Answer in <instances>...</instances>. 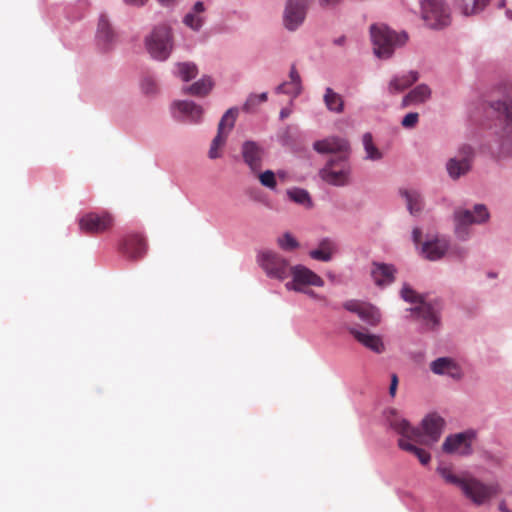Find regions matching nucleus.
Wrapping results in <instances>:
<instances>
[{
	"label": "nucleus",
	"instance_id": "obj_4",
	"mask_svg": "<svg viewBox=\"0 0 512 512\" xmlns=\"http://www.w3.org/2000/svg\"><path fill=\"white\" fill-rule=\"evenodd\" d=\"M400 295L406 302L417 304L410 311L429 328H434L439 323V305L438 303L427 302L424 297L413 290L409 285L404 284Z\"/></svg>",
	"mask_w": 512,
	"mask_h": 512
},
{
	"label": "nucleus",
	"instance_id": "obj_53",
	"mask_svg": "<svg viewBox=\"0 0 512 512\" xmlns=\"http://www.w3.org/2000/svg\"><path fill=\"white\" fill-rule=\"evenodd\" d=\"M506 15H507V17H508L509 19H512V9H508V10L506 11Z\"/></svg>",
	"mask_w": 512,
	"mask_h": 512
},
{
	"label": "nucleus",
	"instance_id": "obj_41",
	"mask_svg": "<svg viewBox=\"0 0 512 512\" xmlns=\"http://www.w3.org/2000/svg\"><path fill=\"white\" fill-rule=\"evenodd\" d=\"M277 244L284 251H293L299 247L298 241L289 232L280 236L277 239Z\"/></svg>",
	"mask_w": 512,
	"mask_h": 512
},
{
	"label": "nucleus",
	"instance_id": "obj_38",
	"mask_svg": "<svg viewBox=\"0 0 512 512\" xmlns=\"http://www.w3.org/2000/svg\"><path fill=\"white\" fill-rule=\"evenodd\" d=\"M289 199L297 204L303 205L306 208L312 207V201L309 193L300 188H292L287 190Z\"/></svg>",
	"mask_w": 512,
	"mask_h": 512
},
{
	"label": "nucleus",
	"instance_id": "obj_39",
	"mask_svg": "<svg viewBox=\"0 0 512 512\" xmlns=\"http://www.w3.org/2000/svg\"><path fill=\"white\" fill-rule=\"evenodd\" d=\"M437 473L445 480V482L456 485L459 488H461L462 484L466 479V477H458L453 473L450 467L444 465H440L439 467H437Z\"/></svg>",
	"mask_w": 512,
	"mask_h": 512
},
{
	"label": "nucleus",
	"instance_id": "obj_1",
	"mask_svg": "<svg viewBox=\"0 0 512 512\" xmlns=\"http://www.w3.org/2000/svg\"><path fill=\"white\" fill-rule=\"evenodd\" d=\"M487 116L495 120L494 134L499 145V153L503 156L512 153V99L491 100L486 110Z\"/></svg>",
	"mask_w": 512,
	"mask_h": 512
},
{
	"label": "nucleus",
	"instance_id": "obj_31",
	"mask_svg": "<svg viewBox=\"0 0 512 512\" xmlns=\"http://www.w3.org/2000/svg\"><path fill=\"white\" fill-rule=\"evenodd\" d=\"M336 252V245L329 239H324L319 243L317 249L310 251L311 258L319 261H330L333 254Z\"/></svg>",
	"mask_w": 512,
	"mask_h": 512
},
{
	"label": "nucleus",
	"instance_id": "obj_30",
	"mask_svg": "<svg viewBox=\"0 0 512 512\" xmlns=\"http://www.w3.org/2000/svg\"><path fill=\"white\" fill-rule=\"evenodd\" d=\"M453 2L463 15L470 16L481 12L490 0H453Z\"/></svg>",
	"mask_w": 512,
	"mask_h": 512
},
{
	"label": "nucleus",
	"instance_id": "obj_50",
	"mask_svg": "<svg viewBox=\"0 0 512 512\" xmlns=\"http://www.w3.org/2000/svg\"><path fill=\"white\" fill-rule=\"evenodd\" d=\"M499 510L501 512H512L511 510H509L505 504L504 501H502L500 504H499Z\"/></svg>",
	"mask_w": 512,
	"mask_h": 512
},
{
	"label": "nucleus",
	"instance_id": "obj_43",
	"mask_svg": "<svg viewBox=\"0 0 512 512\" xmlns=\"http://www.w3.org/2000/svg\"><path fill=\"white\" fill-rule=\"evenodd\" d=\"M419 121V114L416 112L408 113L404 116L401 121V124L406 129L414 128Z\"/></svg>",
	"mask_w": 512,
	"mask_h": 512
},
{
	"label": "nucleus",
	"instance_id": "obj_34",
	"mask_svg": "<svg viewBox=\"0 0 512 512\" xmlns=\"http://www.w3.org/2000/svg\"><path fill=\"white\" fill-rule=\"evenodd\" d=\"M406 438L402 437L398 440V445L402 450L414 454L421 464L426 465L429 463L431 456L424 449L418 448L415 444L409 442Z\"/></svg>",
	"mask_w": 512,
	"mask_h": 512
},
{
	"label": "nucleus",
	"instance_id": "obj_49",
	"mask_svg": "<svg viewBox=\"0 0 512 512\" xmlns=\"http://www.w3.org/2000/svg\"><path fill=\"white\" fill-rule=\"evenodd\" d=\"M256 97H257V99L259 100V102H260V103H264V102H266V101H267V98H268V96H267V93H266V92H263V93H261V94H258V95H256Z\"/></svg>",
	"mask_w": 512,
	"mask_h": 512
},
{
	"label": "nucleus",
	"instance_id": "obj_9",
	"mask_svg": "<svg viewBox=\"0 0 512 512\" xmlns=\"http://www.w3.org/2000/svg\"><path fill=\"white\" fill-rule=\"evenodd\" d=\"M461 490L476 505L486 503L499 493L497 484H485L473 477H466Z\"/></svg>",
	"mask_w": 512,
	"mask_h": 512
},
{
	"label": "nucleus",
	"instance_id": "obj_46",
	"mask_svg": "<svg viewBox=\"0 0 512 512\" xmlns=\"http://www.w3.org/2000/svg\"><path fill=\"white\" fill-rule=\"evenodd\" d=\"M397 387H398V377L396 374H392L391 375V383H390V387H389V394L392 397H394L396 395Z\"/></svg>",
	"mask_w": 512,
	"mask_h": 512
},
{
	"label": "nucleus",
	"instance_id": "obj_2",
	"mask_svg": "<svg viewBox=\"0 0 512 512\" xmlns=\"http://www.w3.org/2000/svg\"><path fill=\"white\" fill-rule=\"evenodd\" d=\"M390 426L402 437L418 444L437 442L442 434L444 420L436 414H430L422 420L424 434L418 428L412 427L405 419L395 417L390 420Z\"/></svg>",
	"mask_w": 512,
	"mask_h": 512
},
{
	"label": "nucleus",
	"instance_id": "obj_51",
	"mask_svg": "<svg viewBox=\"0 0 512 512\" xmlns=\"http://www.w3.org/2000/svg\"><path fill=\"white\" fill-rule=\"evenodd\" d=\"M289 113L290 112L287 109H282L281 112H280V118L284 119V118L288 117Z\"/></svg>",
	"mask_w": 512,
	"mask_h": 512
},
{
	"label": "nucleus",
	"instance_id": "obj_36",
	"mask_svg": "<svg viewBox=\"0 0 512 512\" xmlns=\"http://www.w3.org/2000/svg\"><path fill=\"white\" fill-rule=\"evenodd\" d=\"M97 38L106 46L114 39V32L105 16H101L98 22Z\"/></svg>",
	"mask_w": 512,
	"mask_h": 512
},
{
	"label": "nucleus",
	"instance_id": "obj_32",
	"mask_svg": "<svg viewBox=\"0 0 512 512\" xmlns=\"http://www.w3.org/2000/svg\"><path fill=\"white\" fill-rule=\"evenodd\" d=\"M323 101L326 108L331 112L342 113L344 111V100L342 96L330 87L326 88Z\"/></svg>",
	"mask_w": 512,
	"mask_h": 512
},
{
	"label": "nucleus",
	"instance_id": "obj_33",
	"mask_svg": "<svg viewBox=\"0 0 512 512\" xmlns=\"http://www.w3.org/2000/svg\"><path fill=\"white\" fill-rule=\"evenodd\" d=\"M213 87V82L209 77H203L199 81L193 83L192 85L183 88V92L185 94H191L194 96H205L207 95Z\"/></svg>",
	"mask_w": 512,
	"mask_h": 512
},
{
	"label": "nucleus",
	"instance_id": "obj_5",
	"mask_svg": "<svg viewBox=\"0 0 512 512\" xmlns=\"http://www.w3.org/2000/svg\"><path fill=\"white\" fill-rule=\"evenodd\" d=\"M421 16L431 29H442L451 23L450 10L444 0H423Z\"/></svg>",
	"mask_w": 512,
	"mask_h": 512
},
{
	"label": "nucleus",
	"instance_id": "obj_23",
	"mask_svg": "<svg viewBox=\"0 0 512 512\" xmlns=\"http://www.w3.org/2000/svg\"><path fill=\"white\" fill-rule=\"evenodd\" d=\"M349 332L366 348L378 354L384 352L385 346L380 336L370 334L366 331H360L355 328H349Z\"/></svg>",
	"mask_w": 512,
	"mask_h": 512
},
{
	"label": "nucleus",
	"instance_id": "obj_35",
	"mask_svg": "<svg viewBox=\"0 0 512 512\" xmlns=\"http://www.w3.org/2000/svg\"><path fill=\"white\" fill-rule=\"evenodd\" d=\"M400 193L406 199L407 208L411 214H416L421 211L422 198L416 190L404 189L401 190Z\"/></svg>",
	"mask_w": 512,
	"mask_h": 512
},
{
	"label": "nucleus",
	"instance_id": "obj_52",
	"mask_svg": "<svg viewBox=\"0 0 512 512\" xmlns=\"http://www.w3.org/2000/svg\"><path fill=\"white\" fill-rule=\"evenodd\" d=\"M175 0H158L159 3H161L162 5H170L172 3H174Z\"/></svg>",
	"mask_w": 512,
	"mask_h": 512
},
{
	"label": "nucleus",
	"instance_id": "obj_20",
	"mask_svg": "<svg viewBox=\"0 0 512 512\" xmlns=\"http://www.w3.org/2000/svg\"><path fill=\"white\" fill-rule=\"evenodd\" d=\"M313 147L318 153H331L335 156H348L350 150L348 141L340 137L318 140L313 144Z\"/></svg>",
	"mask_w": 512,
	"mask_h": 512
},
{
	"label": "nucleus",
	"instance_id": "obj_26",
	"mask_svg": "<svg viewBox=\"0 0 512 512\" xmlns=\"http://www.w3.org/2000/svg\"><path fill=\"white\" fill-rule=\"evenodd\" d=\"M205 6L203 2H196L191 10L184 16L183 23L194 31H199L205 22Z\"/></svg>",
	"mask_w": 512,
	"mask_h": 512
},
{
	"label": "nucleus",
	"instance_id": "obj_29",
	"mask_svg": "<svg viewBox=\"0 0 512 512\" xmlns=\"http://www.w3.org/2000/svg\"><path fill=\"white\" fill-rule=\"evenodd\" d=\"M419 78L418 72L410 71L408 74L403 76H395L391 79L388 85V91L391 94H397L411 85H413Z\"/></svg>",
	"mask_w": 512,
	"mask_h": 512
},
{
	"label": "nucleus",
	"instance_id": "obj_28",
	"mask_svg": "<svg viewBox=\"0 0 512 512\" xmlns=\"http://www.w3.org/2000/svg\"><path fill=\"white\" fill-rule=\"evenodd\" d=\"M430 96L431 89L426 84H420L403 97L401 106L406 108L412 104L423 103L427 101Z\"/></svg>",
	"mask_w": 512,
	"mask_h": 512
},
{
	"label": "nucleus",
	"instance_id": "obj_25",
	"mask_svg": "<svg viewBox=\"0 0 512 512\" xmlns=\"http://www.w3.org/2000/svg\"><path fill=\"white\" fill-rule=\"evenodd\" d=\"M430 368L435 374L449 375L455 379H458L461 375L460 369L456 362L447 357L437 358L431 363Z\"/></svg>",
	"mask_w": 512,
	"mask_h": 512
},
{
	"label": "nucleus",
	"instance_id": "obj_11",
	"mask_svg": "<svg viewBox=\"0 0 512 512\" xmlns=\"http://www.w3.org/2000/svg\"><path fill=\"white\" fill-rule=\"evenodd\" d=\"M258 263L268 277L284 280L289 274V263L280 254L266 250L258 255Z\"/></svg>",
	"mask_w": 512,
	"mask_h": 512
},
{
	"label": "nucleus",
	"instance_id": "obj_13",
	"mask_svg": "<svg viewBox=\"0 0 512 512\" xmlns=\"http://www.w3.org/2000/svg\"><path fill=\"white\" fill-rule=\"evenodd\" d=\"M290 274L292 281L285 284L287 290L302 292L305 286L322 287L324 285V281L319 275L303 265L291 267Z\"/></svg>",
	"mask_w": 512,
	"mask_h": 512
},
{
	"label": "nucleus",
	"instance_id": "obj_24",
	"mask_svg": "<svg viewBox=\"0 0 512 512\" xmlns=\"http://www.w3.org/2000/svg\"><path fill=\"white\" fill-rule=\"evenodd\" d=\"M396 269L393 265L384 263H373L371 276L378 286L389 285L394 281V274Z\"/></svg>",
	"mask_w": 512,
	"mask_h": 512
},
{
	"label": "nucleus",
	"instance_id": "obj_15",
	"mask_svg": "<svg viewBox=\"0 0 512 512\" xmlns=\"http://www.w3.org/2000/svg\"><path fill=\"white\" fill-rule=\"evenodd\" d=\"M309 2L310 0L287 1L283 21L288 30L294 31L303 23Z\"/></svg>",
	"mask_w": 512,
	"mask_h": 512
},
{
	"label": "nucleus",
	"instance_id": "obj_22",
	"mask_svg": "<svg viewBox=\"0 0 512 512\" xmlns=\"http://www.w3.org/2000/svg\"><path fill=\"white\" fill-rule=\"evenodd\" d=\"M263 156L264 151L256 142L246 141L243 143L242 157L252 173H258L261 170Z\"/></svg>",
	"mask_w": 512,
	"mask_h": 512
},
{
	"label": "nucleus",
	"instance_id": "obj_18",
	"mask_svg": "<svg viewBox=\"0 0 512 512\" xmlns=\"http://www.w3.org/2000/svg\"><path fill=\"white\" fill-rule=\"evenodd\" d=\"M473 437V432H463L448 436L442 445L443 451L449 454L469 455L472 452L471 441Z\"/></svg>",
	"mask_w": 512,
	"mask_h": 512
},
{
	"label": "nucleus",
	"instance_id": "obj_54",
	"mask_svg": "<svg viewBox=\"0 0 512 512\" xmlns=\"http://www.w3.org/2000/svg\"><path fill=\"white\" fill-rule=\"evenodd\" d=\"M505 6V0H501L499 3H498V7L499 8H502Z\"/></svg>",
	"mask_w": 512,
	"mask_h": 512
},
{
	"label": "nucleus",
	"instance_id": "obj_27",
	"mask_svg": "<svg viewBox=\"0 0 512 512\" xmlns=\"http://www.w3.org/2000/svg\"><path fill=\"white\" fill-rule=\"evenodd\" d=\"M289 78H290L289 81L280 84L276 88V92L287 94V95H290L295 98L301 93L302 87H301V77L294 65L291 67V70L289 73Z\"/></svg>",
	"mask_w": 512,
	"mask_h": 512
},
{
	"label": "nucleus",
	"instance_id": "obj_6",
	"mask_svg": "<svg viewBox=\"0 0 512 512\" xmlns=\"http://www.w3.org/2000/svg\"><path fill=\"white\" fill-rule=\"evenodd\" d=\"M146 47L151 56L158 60H166L173 48L171 29L167 25L154 28L146 38Z\"/></svg>",
	"mask_w": 512,
	"mask_h": 512
},
{
	"label": "nucleus",
	"instance_id": "obj_8",
	"mask_svg": "<svg viewBox=\"0 0 512 512\" xmlns=\"http://www.w3.org/2000/svg\"><path fill=\"white\" fill-rule=\"evenodd\" d=\"M422 231L420 228H414L412 232V238L415 245L419 249L420 255L429 260L437 261L441 259L448 250V241L443 237H430L421 243Z\"/></svg>",
	"mask_w": 512,
	"mask_h": 512
},
{
	"label": "nucleus",
	"instance_id": "obj_7",
	"mask_svg": "<svg viewBox=\"0 0 512 512\" xmlns=\"http://www.w3.org/2000/svg\"><path fill=\"white\" fill-rule=\"evenodd\" d=\"M348 156H334L320 170L321 178L330 185L344 186L349 182Z\"/></svg>",
	"mask_w": 512,
	"mask_h": 512
},
{
	"label": "nucleus",
	"instance_id": "obj_48",
	"mask_svg": "<svg viewBox=\"0 0 512 512\" xmlns=\"http://www.w3.org/2000/svg\"><path fill=\"white\" fill-rule=\"evenodd\" d=\"M303 293H306L309 297L311 298H314V299H319V296L316 292H314L313 290H306L304 289V291H302Z\"/></svg>",
	"mask_w": 512,
	"mask_h": 512
},
{
	"label": "nucleus",
	"instance_id": "obj_3",
	"mask_svg": "<svg viewBox=\"0 0 512 512\" xmlns=\"http://www.w3.org/2000/svg\"><path fill=\"white\" fill-rule=\"evenodd\" d=\"M373 50L377 57L387 59L394 49L404 45L408 40L405 32L396 33L385 24H373L370 27Z\"/></svg>",
	"mask_w": 512,
	"mask_h": 512
},
{
	"label": "nucleus",
	"instance_id": "obj_19",
	"mask_svg": "<svg viewBox=\"0 0 512 512\" xmlns=\"http://www.w3.org/2000/svg\"><path fill=\"white\" fill-rule=\"evenodd\" d=\"M121 251L130 259H140L146 254L147 251L146 240L140 234H129L122 241Z\"/></svg>",
	"mask_w": 512,
	"mask_h": 512
},
{
	"label": "nucleus",
	"instance_id": "obj_12",
	"mask_svg": "<svg viewBox=\"0 0 512 512\" xmlns=\"http://www.w3.org/2000/svg\"><path fill=\"white\" fill-rule=\"evenodd\" d=\"M79 229L86 234H100L109 231L114 225L113 216L106 211L89 212L79 219Z\"/></svg>",
	"mask_w": 512,
	"mask_h": 512
},
{
	"label": "nucleus",
	"instance_id": "obj_47",
	"mask_svg": "<svg viewBox=\"0 0 512 512\" xmlns=\"http://www.w3.org/2000/svg\"><path fill=\"white\" fill-rule=\"evenodd\" d=\"M148 0H124V2L128 5L132 6H143Z\"/></svg>",
	"mask_w": 512,
	"mask_h": 512
},
{
	"label": "nucleus",
	"instance_id": "obj_37",
	"mask_svg": "<svg viewBox=\"0 0 512 512\" xmlns=\"http://www.w3.org/2000/svg\"><path fill=\"white\" fill-rule=\"evenodd\" d=\"M364 150L366 152V159L377 161L382 159V152L373 143V137L371 133H365L362 138Z\"/></svg>",
	"mask_w": 512,
	"mask_h": 512
},
{
	"label": "nucleus",
	"instance_id": "obj_14",
	"mask_svg": "<svg viewBox=\"0 0 512 512\" xmlns=\"http://www.w3.org/2000/svg\"><path fill=\"white\" fill-rule=\"evenodd\" d=\"M237 114L238 110L236 108H230L222 116L218 124L217 135L213 139L209 149V158L217 159L221 156L220 148L225 144L229 132L234 127Z\"/></svg>",
	"mask_w": 512,
	"mask_h": 512
},
{
	"label": "nucleus",
	"instance_id": "obj_10",
	"mask_svg": "<svg viewBox=\"0 0 512 512\" xmlns=\"http://www.w3.org/2000/svg\"><path fill=\"white\" fill-rule=\"evenodd\" d=\"M489 218L487 208L482 204L474 206V210L457 209L454 213L455 232L458 237L465 238L467 227L472 224H481Z\"/></svg>",
	"mask_w": 512,
	"mask_h": 512
},
{
	"label": "nucleus",
	"instance_id": "obj_21",
	"mask_svg": "<svg viewBox=\"0 0 512 512\" xmlns=\"http://www.w3.org/2000/svg\"><path fill=\"white\" fill-rule=\"evenodd\" d=\"M175 117L188 123H199L203 117V108L191 101H176L173 104Z\"/></svg>",
	"mask_w": 512,
	"mask_h": 512
},
{
	"label": "nucleus",
	"instance_id": "obj_45",
	"mask_svg": "<svg viewBox=\"0 0 512 512\" xmlns=\"http://www.w3.org/2000/svg\"><path fill=\"white\" fill-rule=\"evenodd\" d=\"M142 89L146 94H150L155 92L156 90V84L153 79L151 78H145L142 81Z\"/></svg>",
	"mask_w": 512,
	"mask_h": 512
},
{
	"label": "nucleus",
	"instance_id": "obj_17",
	"mask_svg": "<svg viewBox=\"0 0 512 512\" xmlns=\"http://www.w3.org/2000/svg\"><path fill=\"white\" fill-rule=\"evenodd\" d=\"M473 159V149L469 145H463L458 155L447 162V171L451 178L458 179L465 175L470 169Z\"/></svg>",
	"mask_w": 512,
	"mask_h": 512
},
{
	"label": "nucleus",
	"instance_id": "obj_44",
	"mask_svg": "<svg viewBox=\"0 0 512 512\" xmlns=\"http://www.w3.org/2000/svg\"><path fill=\"white\" fill-rule=\"evenodd\" d=\"M259 104H260V102H259V100L257 99L256 94H251V95L247 98V100H246V102H245V104H244V106H243V110H244V111H246V112H251V111H253V110H254V108H255L257 105H259Z\"/></svg>",
	"mask_w": 512,
	"mask_h": 512
},
{
	"label": "nucleus",
	"instance_id": "obj_16",
	"mask_svg": "<svg viewBox=\"0 0 512 512\" xmlns=\"http://www.w3.org/2000/svg\"><path fill=\"white\" fill-rule=\"evenodd\" d=\"M343 307L356 314L362 321L371 326H377L381 322V313L378 308L370 303L360 300H348Z\"/></svg>",
	"mask_w": 512,
	"mask_h": 512
},
{
	"label": "nucleus",
	"instance_id": "obj_42",
	"mask_svg": "<svg viewBox=\"0 0 512 512\" xmlns=\"http://www.w3.org/2000/svg\"><path fill=\"white\" fill-rule=\"evenodd\" d=\"M258 179L264 187L274 190L277 186L275 173L272 170H266L264 172H258Z\"/></svg>",
	"mask_w": 512,
	"mask_h": 512
},
{
	"label": "nucleus",
	"instance_id": "obj_40",
	"mask_svg": "<svg viewBox=\"0 0 512 512\" xmlns=\"http://www.w3.org/2000/svg\"><path fill=\"white\" fill-rule=\"evenodd\" d=\"M178 76L183 81H189L196 77L198 73V69L194 63L185 62V63H178Z\"/></svg>",
	"mask_w": 512,
	"mask_h": 512
}]
</instances>
